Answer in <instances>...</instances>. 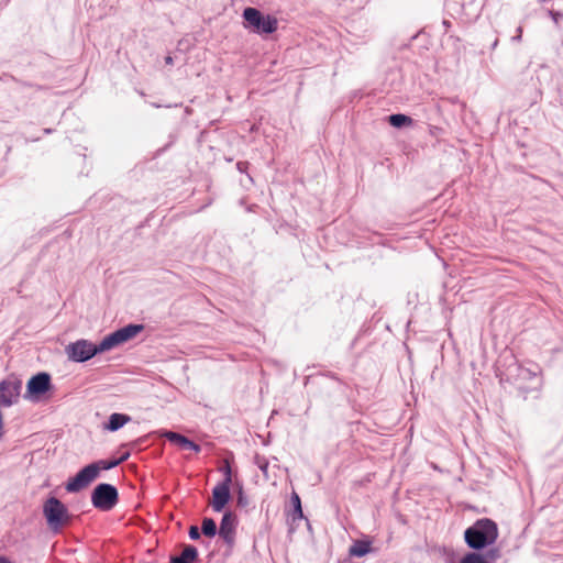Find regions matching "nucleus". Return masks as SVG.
Masks as SVG:
<instances>
[{
	"mask_svg": "<svg viewBox=\"0 0 563 563\" xmlns=\"http://www.w3.org/2000/svg\"><path fill=\"white\" fill-rule=\"evenodd\" d=\"M22 388V380L16 376H9L0 383V405L11 407L16 404Z\"/></svg>",
	"mask_w": 563,
	"mask_h": 563,
	"instance_id": "8",
	"label": "nucleus"
},
{
	"mask_svg": "<svg viewBox=\"0 0 563 563\" xmlns=\"http://www.w3.org/2000/svg\"><path fill=\"white\" fill-rule=\"evenodd\" d=\"M521 36H522V27H521V26H519V27H518V35L514 36V37H512V40H514V41H515V40H520V38H521Z\"/></svg>",
	"mask_w": 563,
	"mask_h": 563,
	"instance_id": "24",
	"label": "nucleus"
},
{
	"mask_svg": "<svg viewBox=\"0 0 563 563\" xmlns=\"http://www.w3.org/2000/svg\"><path fill=\"white\" fill-rule=\"evenodd\" d=\"M143 330V325L141 324H129L123 327L109 335L104 336L101 341V349H106L110 351L115 346L128 342L133 339L136 334H139Z\"/></svg>",
	"mask_w": 563,
	"mask_h": 563,
	"instance_id": "7",
	"label": "nucleus"
},
{
	"mask_svg": "<svg viewBox=\"0 0 563 563\" xmlns=\"http://www.w3.org/2000/svg\"><path fill=\"white\" fill-rule=\"evenodd\" d=\"M159 435L166 438L170 442L181 446L185 450L200 452V446L198 444L179 433L173 431H161Z\"/></svg>",
	"mask_w": 563,
	"mask_h": 563,
	"instance_id": "12",
	"label": "nucleus"
},
{
	"mask_svg": "<svg viewBox=\"0 0 563 563\" xmlns=\"http://www.w3.org/2000/svg\"><path fill=\"white\" fill-rule=\"evenodd\" d=\"M350 555L362 558L371 552V543L367 541L358 540L355 541L350 548Z\"/></svg>",
	"mask_w": 563,
	"mask_h": 563,
	"instance_id": "15",
	"label": "nucleus"
},
{
	"mask_svg": "<svg viewBox=\"0 0 563 563\" xmlns=\"http://www.w3.org/2000/svg\"><path fill=\"white\" fill-rule=\"evenodd\" d=\"M236 517L232 512H225L222 517L219 534L229 545L234 542Z\"/></svg>",
	"mask_w": 563,
	"mask_h": 563,
	"instance_id": "10",
	"label": "nucleus"
},
{
	"mask_svg": "<svg viewBox=\"0 0 563 563\" xmlns=\"http://www.w3.org/2000/svg\"><path fill=\"white\" fill-rule=\"evenodd\" d=\"M122 457L120 460H99L97 462H93L91 464H88L84 468H81L74 477H71L66 483V490L68 493H78L81 489L89 486L95 479L99 477V474L101 471H107L119 465L123 460Z\"/></svg>",
	"mask_w": 563,
	"mask_h": 563,
	"instance_id": "2",
	"label": "nucleus"
},
{
	"mask_svg": "<svg viewBox=\"0 0 563 563\" xmlns=\"http://www.w3.org/2000/svg\"><path fill=\"white\" fill-rule=\"evenodd\" d=\"M236 486L239 488V492H238V505L245 506L246 505V500H245L244 493H243V486L241 484H239V483H236Z\"/></svg>",
	"mask_w": 563,
	"mask_h": 563,
	"instance_id": "21",
	"label": "nucleus"
},
{
	"mask_svg": "<svg viewBox=\"0 0 563 563\" xmlns=\"http://www.w3.org/2000/svg\"><path fill=\"white\" fill-rule=\"evenodd\" d=\"M230 487L223 485H216L212 489L211 507L216 512L223 510L228 501L230 500Z\"/></svg>",
	"mask_w": 563,
	"mask_h": 563,
	"instance_id": "11",
	"label": "nucleus"
},
{
	"mask_svg": "<svg viewBox=\"0 0 563 563\" xmlns=\"http://www.w3.org/2000/svg\"><path fill=\"white\" fill-rule=\"evenodd\" d=\"M0 563H9V562L7 561V559L0 558Z\"/></svg>",
	"mask_w": 563,
	"mask_h": 563,
	"instance_id": "28",
	"label": "nucleus"
},
{
	"mask_svg": "<svg viewBox=\"0 0 563 563\" xmlns=\"http://www.w3.org/2000/svg\"><path fill=\"white\" fill-rule=\"evenodd\" d=\"M198 558V551L194 545H186L180 555L172 556L170 563H194Z\"/></svg>",
	"mask_w": 563,
	"mask_h": 563,
	"instance_id": "13",
	"label": "nucleus"
},
{
	"mask_svg": "<svg viewBox=\"0 0 563 563\" xmlns=\"http://www.w3.org/2000/svg\"><path fill=\"white\" fill-rule=\"evenodd\" d=\"M532 378H533V379H537V380H538V383H541V378H540V377H538V376H536V375H533V376H531V375H530V376H529V379L531 380Z\"/></svg>",
	"mask_w": 563,
	"mask_h": 563,
	"instance_id": "25",
	"label": "nucleus"
},
{
	"mask_svg": "<svg viewBox=\"0 0 563 563\" xmlns=\"http://www.w3.org/2000/svg\"><path fill=\"white\" fill-rule=\"evenodd\" d=\"M91 503L97 509L103 511L111 510L118 503L117 488L106 483L97 485L91 494Z\"/></svg>",
	"mask_w": 563,
	"mask_h": 563,
	"instance_id": "5",
	"label": "nucleus"
},
{
	"mask_svg": "<svg viewBox=\"0 0 563 563\" xmlns=\"http://www.w3.org/2000/svg\"><path fill=\"white\" fill-rule=\"evenodd\" d=\"M246 23L258 33L271 34L277 29V20L271 15H263L255 8H246L243 11Z\"/></svg>",
	"mask_w": 563,
	"mask_h": 563,
	"instance_id": "6",
	"label": "nucleus"
},
{
	"mask_svg": "<svg viewBox=\"0 0 563 563\" xmlns=\"http://www.w3.org/2000/svg\"><path fill=\"white\" fill-rule=\"evenodd\" d=\"M65 352L70 361L82 363L90 360L91 357L99 353L107 352V350L101 349V342L95 344L88 340L80 339L77 340L76 342L69 343L65 347Z\"/></svg>",
	"mask_w": 563,
	"mask_h": 563,
	"instance_id": "4",
	"label": "nucleus"
},
{
	"mask_svg": "<svg viewBox=\"0 0 563 563\" xmlns=\"http://www.w3.org/2000/svg\"><path fill=\"white\" fill-rule=\"evenodd\" d=\"M388 122L394 128H402L412 123V119L406 114L397 113L388 117Z\"/></svg>",
	"mask_w": 563,
	"mask_h": 563,
	"instance_id": "16",
	"label": "nucleus"
},
{
	"mask_svg": "<svg viewBox=\"0 0 563 563\" xmlns=\"http://www.w3.org/2000/svg\"><path fill=\"white\" fill-rule=\"evenodd\" d=\"M292 503H294L296 512H298L299 517H302L301 504H300V498L298 495L295 494L292 496Z\"/></svg>",
	"mask_w": 563,
	"mask_h": 563,
	"instance_id": "22",
	"label": "nucleus"
},
{
	"mask_svg": "<svg viewBox=\"0 0 563 563\" xmlns=\"http://www.w3.org/2000/svg\"><path fill=\"white\" fill-rule=\"evenodd\" d=\"M223 472H224V478L219 484L230 487L232 484V473H231V467L229 464L223 468Z\"/></svg>",
	"mask_w": 563,
	"mask_h": 563,
	"instance_id": "19",
	"label": "nucleus"
},
{
	"mask_svg": "<svg viewBox=\"0 0 563 563\" xmlns=\"http://www.w3.org/2000/svg\"><path fill=\"white\" fill-rule=\"evenodd\" d=\"M460 563H488V560L479 553L468 552L462 558Z\"/></svg>",
	"mask_w": 563,
	"mask_h": 563,
	"instance_id": "18",
	"label": "nucleus"
},
{
	"mask_svg": "<svg viewBox=\"0 0 563 563\" xmlns=\"http://www.w3.org/2000/svg\"><path fill=\"white\" fill-rule=\"evenodd\" d=\"M497 554H498V550L490 551V553H489V555L492 556V559H493L494 556H497Z\"/></svg>",
	"mask_w": 563,
	"mask_h": 563,
	"instance_id": "26",
	"label": "nucleus"
},
{
	"mask_svg": "<svg viewBox=\"0 0 563 563\" xmlns=\"http://www.w3.org/2000/svg\"><path fill=\"white\" fill-rule=\"evenodd\" d=\"M43 514L47 521V526L54 532L69 521V514L66 506L56 497H49L43 506Z\"/></svg>",
	"mask_w": 563,
	"mask_h": 563,
	"instance_id": "3",
	"label": "nucleus"
},
{
	"mask_svg": "<svg viewBox=\"0 0 563 563\" xmlns=\"http://www.w3.org/2000/svg\"><path fill=\"white\" fill-rule=\"evenodd\" d=\"M131 420V417L124 413H112L109 417L108 423L104 426V428L109 431H118L121 429L125 423H128Z\"/></svg>",
	"mask_w": 563,
	"mask_h": 563,
	"instance_id": "14",
	"label": "nucleus"
},
{
	"mask_svg": "<svg viewBox=\"0 0 563 563\" xmlns=\"http://www.w3.org/2000/svg\"><path fill=\"white\" fill-rule=\"evenodd\" d=\"M255 464L264 473V475H267L268 462L264 457L256 455Z\"/></svg>",
	"mask_w": 563,
	"mask_h": 563,
	"instance_id": "20",
	"label": "nucleus"
},
{
	"mask_svg": "<svg viewBox=\"0 0 563 563\" xmlns=\"http://www.w3.org/2000/svg\"><path fill=\"white\" fill-rule=\"evenodd\" d=\"M201 531L206 537L212 538L217 533L216 521L211 518H205L201 525Z\"/></svg>",
	"mask_w": 563,
	"mask_h": 563,
	"instance_id": "17",
	"label": "nucleus"
},
{
	"mask_svg": "<svg viewBox=\"0 0 563 563\" xmlns=\"http://www.w3.org/2000/svg\"><path fill=\"white\" fill-rule=\"evenodd\" d=\"M51 387V376L47 373H37L32 376L26 385V396L33 397L45 394Z\"/></svg>",
	"mask_w": 563,
	"mask_h": 563,
	"instance_id": "9",
	"label": "nucleus"
},
{
	"mask_svg": "<svg viewBox=\"0 0 563 563\" xmlns=\"http://www.w3.org/2000/svg\"><path fill=\"white\" fill-rule=\"evenodd\" d=\"M497 538V525L487 518L477 520L464 532L466 544L474 550H481L494 544Z\"/></svg>",
	"mask_w": 563,
	"mask_h": 563,
	"instance_id": "1",
	"label": "nucleus"
},
{
	"mask_svg": "<svg viewBox=\"0 0 563 563\" xmlns=\"http://www.w3.org/2000/svg\"><path fill=\"white\" fill-rule=\"evenodd\" d=\"M166 64H172V57L170 56H167L166 59H165Z\"/></svg>",
	"mask_w": 563,
	"mask_h": 563,
	"instance_id": "27",
	"label": "nucleus"
},
{
	"mask_svg": "<svg viewBox=\"0 0 563 563\" xmlns=\"http://www.w3.org/2000/svg\"><path fill=\"white\" fill-rule=\"evenodd\" d=\"M189 537L192 540H197V539L200 538V531H199L198 527H196V526H191L190 527V529H189Z\"/></svg>",
	"mask_w": 563,
	"mask_h": 563,
	"instance_id": "23",
	"label": "nucleus"
}]
</instances>
